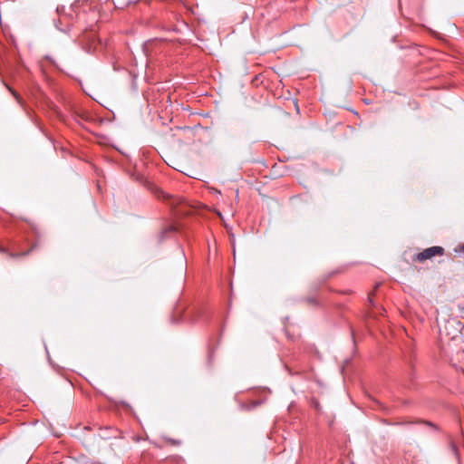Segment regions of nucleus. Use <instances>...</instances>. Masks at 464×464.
Returning <instances> with one entry per match:
<instances>
[{"mask_svg": "<svg viewBox=\"0 0 464 464\" xmlns=\"http://www.w3.org/2000/svg\"><path fill=\"white\" fill-rule=\"evenodd\" d=\"M444 248L442 246H434L424 249L423 251L414 255L413 261L423 263L426 260L431 259L436 256H443Z\"/></svg>", "mask_w": 464, "mask_h": 464, "instance_id": "1", "label": "nucleus"}, {"mask_svg": "<svg viewBox=\"0 0 464 464\" xmlns=\"http://www.w3.org/2000/svg\"><path fill=\"white\" fill-rule=\"evenodd\" d=\"M203 315V311L198 307H190L187 309L182 314H180L179 320H184L190 324H197L199 322L200 318Z\"/></svg>", "mask_w": 464, "mask_h": 464, "instance_id": "2", "label": "nucleus"}, {"mask_svg": "<svg viewBox=\"0 0 464 464\" xmlns=\"http://www.w3.org/2000/svg\"><path fill=\"white\" fill-rule=\"evenodd\" d=\"M38 246H39V242L37 240L30 246V248L27 251L14 253V252H10L6 247L0 246V253L6 254L11 258L24 257V256H27L28 255H30V253H32Z\"/></svg>", "mask_w": 464, "mask_h": 464, "instance_id": "3", "label": "nucleus"}, {"mask_svg": "<svg viewBox=\"0 0 464 464\" xmlns=\"http://www.w3.org/2000/svg\"><path fill=\"white\" fill-rule=\"evenodd\" d=\"M175 231H176V227L173 225L168 226L161 231V233L160 235V241H162L167 234L174 233Z\"/></svg>", "mask_w": 464, "mask_h": 464, "instance_id": "4", "label": "nucleus"}, {"mask_svg": "<svg viewBox=\"0 0 464 464\" xmlns=\"http://www.w3.org/2000/svg\"><path fill=\"white\" fill-rule=\"evenodd\" d=\"M6 88L9 90V92L13 94V96L14 97V99L20 103L22 104V97L19 95V93H17L13 88H11L10 86H8L7 84H5Z\"/></svg>", "mask_w": 464, "mask_h": 464, "instance_id": "5", "label": "nucleus"}, {"mask_svg": "<svg viewBox=\"0 0 464 464\" xmlns=\"http://www.w3.org/2000/svg\"><path fill=\"white\" fill-rule=\"evenodd\" d=\"M107 430H110L111 431V434L107 436V438H110V437H114L116 438L118 436V430L114 429V428H106Z\"/></svg>", "mask_w": 464, "mask_h": 464, "instance_id": "6", "label": "nucleus"}, {"mask_svg": "<svg viewBox=\"0 0 464 464\" xmlns=\"http://www.w3.org/2000/svg\"><path fill=\"white\" fill-rule=\"evenodd\" d=\"M260 404L259 401H253L252 402V406L250 408H256V406H258Z\"/></svg>", "mask_w": 464, "mask_h": 464, "instance_id": "7", "label": "nucleus"}, {"mask_svg": "<svg viewBox=\"0 0 464 464\" xmlns=\"http://www.w3.org/2000/svg\"><path fill=\"white\" fill-rule=\"evenodd\" d=\"M423 423H425L426 425H429L430 427H435V425L430 421H423Z\"/></svg>", "mask_w": 464, "mask_h": 464, "instance_id": "8", "label": "nucleus"}, {"mask_svg": "<svg viewBox=\"0 0 464 464\" xmlns=\"http://www.w3.org/2000/svg\"><path fill=\"white\" fill-rule=\"evenodd\" d=\"M35 236L40 237V231L38 229H34Z\"/></svg>", "mask_w": 464, "mask_h": 464, "instance_id": "9", "label": "nucleus"}, {"mask_svg": "<svg viewBox=\"0 0 464 464\" xmlns=\"http://www.w3.org/2000/svg\"><path fill=\"white\" fill-rule=\"evenodd\" d=\"M459 249H460L462 252H464V245H460V246H459Z\"/></svg>", "mask_w": 464, "mask_h": 464, "instance_id": "10", "label": "nucleus"}, {"mask_svg": "<svg viewBox=\"0 0 464 464\" xmlns=\"http://www.w3.org/2000/svg\"><path fill=\"white\" fill-rule=\"evenodd\" d=\"M369 301H370V303H372V295H369Z\"/></svg>", "mask_w": 464, "mask_h": 464, "instance_id": "11", "label": "nucleus"}, {"mask_svg": "<svg viewBox=\"0 0 464 464\" xmlns=\"http://www.w3.org/2000/svg\"><path fill=\"white\" fill-rule=\"evenodd\" d=\"M338 272H339V271H333V272H332V274H331V276H333V275H334V274H336V273H338Z\"/></svg>", "mask_w": 464, "mask_h": 464, "instance_id": "12", "label": "nucleus"}, {"mask_svg": "<svg viewBox=\"0 0 464 464\" xmlns=\"http://www.w3.org/2000/svg\"><path fill=\"white\" fill-rule=\"evenodd\" d=\"M178 321H179V320H176L175 318H172V322H173V323H176V322H178Z\"/></svg>", "mask_w": 464, "mask_h": 464, "instance_id": "13", "label": "nucleus"}]
</instances>
